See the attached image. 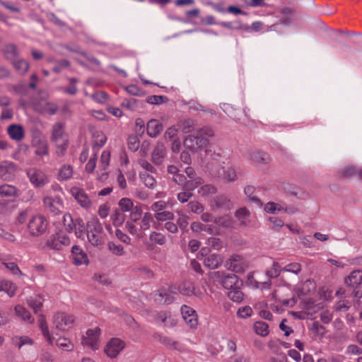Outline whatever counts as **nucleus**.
I'll return each mask as SVG.
<instances>
[{
	"instance_id": "nucleus-1",
	"label": "nucleus",
	"mask_w": 362,
	"mask_h": 362,
	"mask_svg": "<svg viewBox=\"0 0 362 362\" xmlns=\"http://www.w3.org/2000/svg\"><path fill=\"white\" fill-rule=\"evenodd\" d=\"M213 135L214 132L211 128L204 127L195 134L187 136L184 141L185 146L192 151L203 148L209 144L208 138Z\"/></svg>"
},
{
	"instance_id": "nucleus-2",
	"label": "nucleus",
	"mask_w": 362,
	"mask_h": 362,
	"mask_svg": "<svg viewBox=\"0 0 362 362\" xmlns=\"http://www.w3.org/2000/svg\"><path fill=\"white\" fill-rule=\"evenodd\" d=\"M103 226L98 219L94 218L88 222L86 236L92 245L99 246L103 243Z\"/></svg>"
},
{
	"instance_id": "nucleus-3",
	"label": "nucleus",
	"mask_w": 362,
	"mask_h": 362,
	"mask_svg": "<svg viewBox=\"0 0 362 362\" xmlns=\"http://www.w3.org/2000/svg\"><path fill=\"white\" fill-rule=\"evenodd\" d=\"M48 226L47 219L41 215L34 216L28 224V229L33 236H37L44 233Z\"/></svg>"
},
{
	"instance_id": "nucleus-4",
	"label": "nucleus",
	"mask_w": 362,
	"mask_h": 362,
	"mask_svg": "<svg viewBox=\"0 0 362 362\" xmlns=\"http://www.w3.org/2000/svg\"><path fill=\"white\" fill-rule=\"evenodd\" d=\"M32 145L35 148V154L36 156L43 157L49 155L47 141L40 132L35 131L33 132Z\"/></svg>"
},
{
	"instance_id": "nucleus-5",
	"label": "nucleus",
	"mask_w": 362,
	"mask_h": 362,
	"mask_svg": "<svg viewBox=\"0 0 362 362\" xmlns=\"http://www.w3.org/2000/svg\"><path fill=\"white\" fill-rule=\"evenodd\" d=\"M70 243V238L61 232L50 235L45 243V247L51 250H61L64 246H67Z\"/></svg>"
},
{
	"instance_id": "nucleus-6",
	"label": "nucleus",
	"mask_w": 362,
	"mask_h": 362,
	"mask_svg": "<svg viewBox=\"0 0 362 362\" xmlns=\"http://www.w3.org/2000/svg\"><path fill=\"white\" fill-rule=\"evenodd\" d=\"M75 318L73 315L62 312L57 313L53 317V324L57 329L61 331L69 330L72 327Z\"/></svg>"
},
{
	"instance_id": "nucleus-7",
	"label": "nucleus",
	"mask_w": 362,
	"mask_h": 362,
	"mask_svg": "<svg viewBox=\"0 0 362 362\" xmlns=\"http://www.w3.org/2000/svg\"><path fill=\"white\" fill-rule=\"evenodd\" d=\"M226 267L235 273H243L248 267L246 259L241 255H233L226 262Z\"/></svg>"
},
{
	"instance_id": "nucleus-8",
	"label": "nucleus",
	"mask_w": 362,
	"mask_h": 362,
	"mask_svg": "<svg viewBox=\"0 0 362 362\" xmlns=\"http://www.w3.org/2000/svg\"><path fill=\"white\" fill-rule=\"evenodd\" d=\"M27 175L30 182L35 187H42L49 182L48 176L42 170L30 168L27 170Z\"/></svg>"
},
{
	"instance_id": "nucleus-9",
	"label": "nucleus",
	"mask_w": 362,
	"mask_h": 362,
	"mask_svg": "<svg viewBox=\"0 0 362 362\" xmlns=\"http://www.w3.org/2000/svg\"><path fill=\"white\" fill-rule=\"evenodd\" d=\"M6 57L12 63L13 67L21 71L22 68V57L19 50L13 44L7 45L4 48Z\"/></svg>"
},
{
	"instance_id": "nucleus-10",
	"label": "nucleus",
	"mask_w": 362,
	"mask_h": 362,
	"mask_svg": "<svg viewBox=\"0 0 362 362\" xmlns=\"http://www.w3.org/2000/svg\"><path fill=\"white\" fill-rule=\"evenodd\" d=\"M70 193L82 208L86 210L91 208L93 202L83 189L72 187Z\"/></svg>"
},
{
	"instance_id": "nucleus-11",
	"label": "nucleus",
	"mask_w": 362,
	"mask_h": 362,
	"mask_svg": "<svg viewBox=\"0 0 362 362\" xmlns=\"http://www.w3.org/2000/svg\"><path fill=\"white\" fill-rule=\"evenodd\" d=\"M100 329L95 327L88 329L86 335L83 336V345L90 348L92 350H97L99 348V337L100 334Z\"/></svg>"
},
{
	"instance_id": "nucleus-12",
	"label": "nucleus",
	"mask_w": 362,
	"mask_h": 362,
	"mask_svg": "<svg viewBox=\"0 0 362 362\" xmlns=\"http://www.w3.org/2000/svg\"><path fill=\"white\" fill-rule=\"evenodd\" d=\"M175 182L179 185L182 186V188L188 192L195 189L203 183L201 177H194V179L187 180L184 175H177L175 178Z\"/></svg>"
},
{
	"instance_id": "nucleus-13",
	"label": "nucleus",
	"mask_w": 362,
	"mask_h": 362,
	"mask_svg": "<svg viewBox=\"0 0 362 362\" xmlns=\"http://www.w3.org/2000/svg\"><path fill=\"white\" fill-rule=\"evenodd\" d=\"M124 342L119 338H112L107 344L105 352L110 358H115L124 348Z\"/></svg>"
},
{
	"instance_id": "nucleus-14",
	"label": "nucleus",
	"mask_w": 362,
	"mask_h": 362,
	"mask_svg": "<svg viewBox=\"0 0 362 362\" xmlns=\"http://www.w3.org/2000/svg\"><path fill=\"white\" fill-rule=\"evenodd\" d=\"M43 204L44 206L49 210V211L54 215L59 214L64 207L62 199L57 196L45 197L43 199Z\"/></svg>"
},
{
	"instance_id": "nucleus-15",
	"label": "nucleus",
	"mask_w": 362,
	"mask_h": 362,
	"mask_svg": "<svg viewBox=\"0 0 362 362\" xmlns=\"http://www.w3.org/2000/svg\"><path fill=\"white\" fill-rule=\"evenodd\" d=\"M181 313L185 322L192 329L196 328L198 325V318L196 311L187 306L182 305L181 307Z\"/></svg>"
},
{
	"instance_id": "nucleus-16",
	"label": "nucleus",
	"mask_w": 362,
	"mask_h": 362,
	"mask_svg": "<svg viewBox=\"0 0 362 362\" xmlns=\"http://www.w3.org/2000/svg\"><path fill=\"white\" fill-rule=\"evenodd\" d=\"M153 317L157 323L165 327H173L176 324V320L171 313L167 310L156 312Z\"/></svg>"
},
{
	"instance_id": "nucleus-17",
	"label": "nucleus",
	"mask_w": 362,
	"mask_h": 362,
	"mask_svg": "<svg viewBox=\"0 0 362 362\" xmlns=\"http://www.w3.org/2000/svg\"><path fill=\"white\" fill-rule=\"evenodd\" d=\"M50 139L52 142L69 139L64 129V124L62 122H57L52 125Z\"/></svg>"
},
{
	"instance_id": "nucleus-18",
	"label": "nucleus",
	"mask_w": 362,
	"mask_h": 362,
	"mask_svg": "<svg viewBox=\"0 0 362 362\" xmlns=\"http://www.w3.org/2000/svg\"><path fill=\"white\" fill-rule=\"evenodd\" d=\"M172 291L170 288L164 289L161 288L156 291L154 293L155 301L160 304H170L174 300V297L171 294Z\"/></svg>"
},
{
	"instance_id": "nucleus-19",
	"label": "nucleus",
	"mask_w": 362,
	"mask_h": 362,
	"mask_svg": "<svg viewBox=\"0 0 362 362\" xmlns=\"http://www.w3.org/2000/svg\"><path fill=\"white\" fill-rule=\"evenodd\" d=\"M74 263L76 265L88 263V256L86 252L78 245H74L71 248Z\"/></svg>"
},
{
	"instance_id": "nucleus-20",
	"label": "nucleus",
	"mask_w": 362,
	"mask_h": 362,
	"mask_svg": "<svg viewBox=\"0 0 362 362\" xmlns=\"http://www.w3.org/2000/svg\"><path fill=\"white\" fill-rule=\"evenodd\" d=\"M344 283L349 287L356 288L362 284V270L356 269L353 271L344 279Z\"/></svg>"
},
{
	"instance_id": "nucleus-21",
	"label": "nucleus",
	"mask_w": 362,
	"mask_h": 362,
	"mask_svg": "<svg viewBox=\"0 0 362 362\" xmlns=\"http://www.w3.org/2000/svg\"><path fill=\"white\" fill-rule=\"evenodd\" d=\"M180 293L186 296H199L202 293L199 289H197L193 283L190 281H184L179 286Z\"/></svg>"
},
{
	"instance_id": "nucleus-22",
	"label": "nucleus",
	"mask_w": 362,
	"mask_h": 362,
	"mask_svg": "<svg viewBox=\"0 0 362 362\" xmlns=\"http://www.w3.org/2000/svg\"><path fill=\"white\" fill-rule=\"evenodd\" d=\"M35 109L41 113L53 115L57 112L58 107L54 103L42 100L35 105Z\"/></svg>"
},
{
	"instance_id": "nucleus-23",
	"label": "nucleus",
	"mask_w": 362,
	"mask_h": 362,
	"mask_svg": "<svg viewBox=\"0 0 362 362\" xmlns=\"http://www.w3.org/2000/svg\"><path fill=\"white\" fill-rule=\"evenodd\" d=\"M165 156V148L163 144L158 143L152 152V161L155 165H160Z\"/></svg>"
},
{
	"instance_id": "nucleus-24",
	"label": "nucleus",
	"mask_w": 362,
	"mask_h": 362,
	"mask_svg": "<svg viewBox=\"0 0 362 362\" xmlns=\"http://www.w3.org/2000/svg\"><path fill=\"white\" fill-rule=\"evenodd\" d=\"M163 130L162 124L156 119H151L146 125V131L151 137H156Z\"/></svg>"
},
{
	"instance_id": "nucleus-25",
	"label": "nucleus",
	"mask_w": 362,
	"mask_h": 362,
	"mask_svg": "<svg viewBox=\"0 0 362 362\" xmlns=\"http://www.w3.org/2000/svg\"><path fill=\"white\" fill-rule=\"evenodd\" d=\"M222 286L228 290H231L238 286V277L234 274H228L222 276Z\"/></svg>"
},
{
	"instance_id": "nucleus-26",
	"label": "nucleus",
	"mask_w": 362,
	"mask_h": 362,
	"mask_svg": "<svg viewBox=\"0 0 362 362\" xmlns=\"http://www.w3.org/2000/svg\"><path fill=\"white\" fill-rule=\"evenodd\" d=\"M153 221V215L149 212H146L143 215L142 218L138 221L137 223H135L141 232L144 233V231L148 230L151 227V223Z\"/></svg>"
},
{
	"instance_id": "nucleus-27",
	"label": "nucleus",
	"mask_w": 362,
	"mask_h": 362,
	"mask_svg": "<svg viewBox=\"0 0 362 362\" xmlns=\"http://www.w3.org/2000/svg\"><path fill=\"white\" fill-rule=\"evenodd\" d=\"M7 133L13 140L20 141L23 139V127L21 125H10L7 129Z\"/></svg>"
},
{
	"instance_id": "nucleus-28",
	"label": "nucleus",
	"mask_w": 362,
	"mask_h": 362,
	"mask_svg": "<svg viewBox=\"0 0 362 362\" xmlns=\"http://www.w3.org/2000/svg\"><path fill=\"white\" fill-rule=\"evenodd\" d=\"M223 259L218 255L213 254L207 257L204 260V265L211 269H214L218 267L221 264Z\"/></svg>"
},
{
	"instance_id": "nucleus-29",
	"label": "nucleus",
	"mask_w": 362,
	"mask_h": 362,
	"mask_svg": "<svg viewBox=\"0 0 362 362\" xmlns=\"http://www.w3.org/2000/svg\"><path fill=\"white\" fill-rule=\"evenodd\" d=\"M16 286L8 280L0 281V291H3L8 294V296L13 297L16 291Z\"/></svg>"
},
{
	"instance_id": "nucleus-30",
	"label": "nucleus",
	"mask_w": 362,
	"mask_h": 362,
	"mask_svg": "<svg viewBox=\"0 0 362 362\" xmlns=\"http://www.w3.org/2000/svg\"><path fill=\"white\" fill-rule=\"evenodd\" d=\"M15 170L12 163L4 162L0 164V177L4 180L9 179Z\"/></svg>"
},
{
	"instance_id": "nucleus-31",
	"label": "nucleus",
	"mask_w": 362,
	"mask_h": 362,
	"mask_svg": "<svg viewBox=\"0 0 362 362\" xmlns=\"http://www.w3.org/2000/svg\"><path fill=\"white\" fill-rule=\"evenodd\" d=\"M27 303L33 310L35 313H37L42 306V299L40 295L35 294V296L28 298Z\"/></svg>"
},
{
	"instance_id": "nucleus-32",
	"label": "nucleus",
	"mask_w": 362,
	"mask_h": 362,
	"mask_svg": "<svg viewBox=\"0 0 362 362\" xmlns=\"http://www.w3.org/2000/svg\"><path fill=\"white\" fill-rule=\"evenodd\" d=\"M249 159L257 165L267 163L269 160V156L264 152H251L248 155Z\"/></svg>"
},
{
	"instance_id": "nucleus-33",
	"label": "nucleus",
	"mask_w": 362,
	"mask_h": 362,
	"mask_svg": "<svg viewBox=\"0 0 362 362\" xmlns=\"http://www.w3.org/2000/svg\"><path fill=\"white\" fill-rule=\"evenodd\" d=\"M341 174L345 177L358 176L362 180V168L361 167L347 166L341 170Z\"/></svg>"
},
{
	"instance_id": "nucleus-34",
	"label": "nucleus",
	"mask_w": 362,
	"mask_h": 362,
	"mask_svg": "<svg viewBox=\"0 0 362 362\" xmlns=\"http://www.w3.org/2000/svg\"><path fill=\"white\" fill-rule=\"evenodd\" d=\"M81 220V218H80L74 219L69 214H66L63 216L64 225L69 233L74 231V228L76 227V222Z\"/></svg>"
},
{
	"instance_id": "nucleus-35",
	"label": "nucleus",
	"mask_w": 362,
	"mask_h": 362,
	"mask_svg": "<svg viewBox=\"0 0 362 362\" xmlns=\"http://www.w3.org/2000/svg\"><path fill=\"white\" fill-rule=\"evenodd\" d=\"M73 168L70 165H64L59 170L57 179L60 181L67 180L73 176Z\"/></svg>"
},
{
	"instance_id": "nucleus-36",
	"label": "nucleus",
	"mask_w": 362,
	"mask_h": 362,
	"mask_svg": "<svg viewBox=\"0 0 362 362\" xmlns=\"http://www.w3.org/2000/svg\"><path fill=\"white\" fill-rule=\"evenodd\" d=\"M39 327L44 335L49 344L52 343V337L49 334L48 326L46 322L45 317L42 315H39L38 319Z\"/></svg>"
},
{
	"instance_id": "nucleus-37",
	"label": "nucleus",
	"mask_w": 362,
	"mask_h": 362,
	"mask_svg": "<svg viewBox=\"0 0 362 362\" xmlns=\"http://www.w3.org/2000/svg\"><path fill=\"white\" fill-rule=\"evenodd\" d=\"M231 203L225 196H218L211 202V207L229 209Z\"/></svg>"
},
{
	"instance_id": "nucleus-38",
	"label": "nucleus",
	"mask_w": 362,
	"mask_h": 362,
	"mask_svg": "<svg viewBox=\"0 0 362 362\" xmlns=\"http://www.w3.org/2000/svg\"><path fill=\"white\" fill-rule=\"evenodd\" d=\"M254 329L257 334L266 337L269 334V325L262 321H257L254 324Z\"/></svg>"
},
{
	"instance_id": "nucleus-39",
	"label": "nucleus",
	"mask_w": 362,
	"mask_h": 362,
	"mask_svg": "<svg viewBox=\"0 0 362 362\" xmlns=\"http://www.w3.org/2000/svg\"><path fill=\"white\" fill-rule=\"evenodd\" d=\"M139 177L146 187L153 189L156 186V180L153 175H149L146 172H141Z\"/></svg>"
},
{
	"instance_id": "nucleus-40",
	"label": "nucleus",
	"mask_w": 362,
	"mask_h": 362,
	"mask_svg": "<svg viewBox=\"0 0 362 362\" xmlns=\"http://www.w3.org/2000/svg\"><path fill=\"white\" fill-rule=\"evenodd\" d=\"M55 144V153L57 157H62L65 155L68 148L69 141V139H64L61 141L54 142Z\"/></svg>"
},
{
	"instance_id": "nucleus-41",
	"label": "nucleus",
	"mask_w": 362,
	"mask_h": 362,
	"mask_svg": "<svg viewBox=\"0 0 362 362\" xmlns=\"http://www.w3.org/2000/svg\"><path fill=\"white\" fill-rule=\"evenodd\" d=\"M228 296L231 300L240 303L243 300L244 294L238 286L228 291Z\"/></svg>"
},
{
	"instance_id": "nucleus-42",
	"label": "nucleus",
	"mask_w": 362,
	"mask_h": 362,
	"mask_svg": "<svg viewBox=\"0 0 362 362\" xmlns=\"http://www.w3.org/2000/svg\"><path fill=\"white\" fill-rule=\"evenodd\" d=\"M125 227L130 234L135 235L139 238H144V233L141 232L139 229L138 226L136 223L134 224V222H132V221H127L125 224Z\"/></svg>"
},
{
	"instance_id": "nucleus-43",
	"label": "nucleus",
	"mask_w": 362,
	"mask_h": 362,
	"mask_svg": "<svg viewBox=\"0 0 362 362\" xmlns=\"http://www.w3.org/2000/svg\"><path fill=\"white\" fill-rule=\"evenodd\" d=\"M16 194V188L10 185H3L0 186V196L10 197Z\"/></svg>"
},
{
	"instance_id": "nucleus-44",
	"label": "nucleus",
	"mask_w": 362,
	"mask_h": 362,
	"mask_svg": "<svg viewBox=\"0 0 362 362\" xmlns=\"http://www.w3.org/2000/svg\"><path fill=\"white\" fill-rule=\"evenodd\" d=\"M107 248L113 255L122 256L124 254V247L122 245L117 244L113 241L107 243Z\"/></svg>"
},
{
	"instance_id": "nucleus-45",
	"label": "nucleus",
	"mask_w": 362,
	"mask_h": 362,
	"mask_svg": "<svg viewBox=\"0 0 362 362\" xmlns=\"http://www.w3.org/2000/svg\"><path fill=\"white\" fill-rule=\"evenodd\" d=\"M118 205L122 212H130L134 206L132 200L129 198L121 199Z\"/></svg>"
},
{
	"instance_id": "nucleus-46",
	"label": "nucleus",
	"mask_w": 362,
	"mask_h": 362,
	"mask_svg": "<svg viewBox=\"0 0 362 362\" xmlns=\"http://www.w3.org/2000/svg\"><path fill=\"white\" fill-rule=\"evenodd\" d=\"M143 210L141 204H137L130 211V219L134 223H137L142 218Z\"/></svg>"
},
{
	"instance_id": "nucleus-47",
	"label": "nucleus",
	"mask_w": 362,
	"mask_h": 362,
	"mask_svg": "<svg viewBox=\"0 0 362 362\" xmlns=\"http://www.w3.org/2000/svg\"><path fill=\"white\" fill-rule=\"evenodd\" d=\"M216 188L212 185H205L198 189L199 194L202 197H206L216 192Z\"/></svg>"
},
{
	"instance_id": "nucleus-48",
	"label": "nucleus",
	"mask_w": 362,
	"mask_h": 362,
	"mask_svg": "<svg viewBox=\"0 0 362 362\" xmlns=\"http://www.w3.org/2000/svg\"><path fill=\"white\" fill-rule=\"evenodd\" d=\"M315 288V282L310 280H307L301 285V286L298 288V291L300 295L305 296L310 293L311 291H314Z\"/></svg>"
},
{
	"instance_id": "nucleus-49",
	"label": "nucleus",
	"mask_w": 362,
	"mask_h": 362,
	"mask_svg": "<svg viewBox=\"0 0 362 362\" xmlns=\"http://www.w3.org/2000/svg\"><path fill=\"white\" fill-rule=\"evenodd\" d=\"M56 345L59 349L66 351H70L74 348V345L66 338H59L56 341Z\"/></svg>"
},
{
	"instance_id": "nucleus-50",
	"label": "nucleus",
	"mask_w": 362,
	"mask_h": 362,
	"mask_svg": "<svg viewBox=\"0 0 362 362\" xmlns=\"http://www.w3.org/2000/svg\"><path fill=\"white\" fill-rule=\"evenodd\" d=\"M214 221L216 225L224 228L230 227L232 225L231 218L228 216L216 217Z\"/></svg>"
},
{
	"instance_id": "nucleus-51",
	"label": "nucleus",
	"mask_w": 362,
	"mask_h": 362,
	"mask_svg": "<svg viewBox=\"0 0 362 362\" xmlns=\"http://www.w3.org/2000/svg\"><path fill=\"white\" fill-rule=\"evenodd\" d=\"M73 232H74L76 238L84 239L86 233L85 231L84 223L82 219L76 222V227L74 228Z\"/></svg>"
},
{
	"instance_id": "nucleus-52",
	"label": "nucleus",
	"mask_w": 362,
	"mask_h": 362,
	"mask_svg": "<svg viewBox=\"0 0 362 362\" xmlns=\"http://www.w3.org/2000/svg\"><path fill=\"white\" fill-rule=\"evenodd\" d=\"M149 239L151 242L160 245H164L166 242L165 237L162 233L155 231L150 234Z\"/></svg>"
},
{
	"instance_id": "nucleus-53",
	"label": "nucleus",
	"mask_w": 362,
	"mask_h": 362,
	"mask_svg": "<svg viewBox=\"0 0 362 362\" xmlns=\"http://www.w3.org/2000/svg\"><path fill=\"white\" fill-rule=\"evenodd\" d=\"M112 220L115 226H121L124 222L125 216L123 212L119 210H115L112 215Z\"/></svg>"
},
{
	"instance_id": "nucleus-54",
	"label": "nucleus",
	"mask_w": 362,
	"mask_h": 362,
	"mask_svg": "<svg viewBox=\"0 0 362 362\" xmlns=\"http://www.w3.org/2000/svg\"><path fill=\"white\" fill-rule=\"evenodd\" d=\"M281 273V267L279 263L274 262L272 267L268 269L266 272L267 276L269 279L276 278Z\"/></svg>"
},
{
	"instance_id": "nucleus-55",
	"label": "nucleus",
	"mask_w": 362,
	"mask_h": 362,
	"mask_svg": "<svg viewBox=\"0 0 362 362\" xmlns=\"http://www.w3.org/2000/svg\"><path fill=\"white\" fill-rule=\"evenodd\" d=\"M155 218L158 221H170L174 218L173 213L168 211H162L155 214Z\"/></svg>"
},
{
	"instance_id": "nucleus-56",
	"label": "nucleus",
	"mask_w": 362,
	"mask_h": 362,
	"mask_svg": "<svg viewBox=\"0 0 362 362\" xmlns=\"http://www.w3.org/2000/svg\"><path fill=\"white\" fill-rule=\"evenodd\" d=\"M188 209L194 214H199L204 211V206L197 201L189 202L187 204Z\"/></svg>"
},
{
	"instance_id": "nucleus-57",
	"label": "nucleus",
	"mask_w": 362,
	"mask_h": 362,
	"mask_svg": "<svg viewBox=\"0 0 362 362\" xmlns=\"http://www.w3.org/2000/svg\"><path fill=\"white\" fill-rule=\"evenodd\" d=\"M255 192V188L253 186H247L245 187V189H244L245 194L249 197V199L251 201L260 205V204H262L261 201L254 195Z\"/></svg>"
},
{
	"instance_id": "nucleus-58",
	"label": "nucleus",
	"mask_w": 362,
	"mask_h": 362,
	"mask_svg": "<svg viewBox=\"0 0 362 362\" xmlns=\"http://www.w3.org/2000/svg\"><path fill=\"white\" fill-rule=\"evenodd\" d=\"M311 330L315 334L319 337H323L325 334V327L320 325L317 321H315L312 324Z\"/></svg>"
},
{
	"instance_id": "nucleus-59",
	"label": "nucleus",
	"mask_w": 362,
	"mask_h": 362,
	"mask_svg": "<svg viewBox=\"0 0 362 362\" xmlns=\"http://www.w3.org/2000/svg\"><path fill=\"white\" fill-rule=\"evenodd\" d=\"M283 271L298 274L301 271V265L297 262L290 263L283 268Z\"/></svg>"
},
{
	"instance_id": "nucleus-60",
	"label": "nucleus",
	"mask_w": 362,
	"mask_h": 362,
	"mask_svg": "<svg viewBox=\"0 0 362 362\" xmlns=\"http://www.w3.org/2000/svg\"><path fill=\"white\" fill-rule=\"evenodd\" d=\"M121 105L128 110H134L137 107V100L132 98H126L122 100Z\"/></svg>"
},
{
	"instance_id": "nucleus-61",
	"label": "nucleus",
	"mask_w": 362,
	"mask_h": 362,
	"mask_svg": "<svg viewBox=\"0 0 362 362\" xmlns=\"http://www.w3.org/2000/svg\"><path fill=\"white\" fill-rule=\"evenodd\" d=\"M252 310L250 306L240 308L237 311V315L240 318H247L252 315Z\"/></svg>"
},
{
	"instance_id": "nucleus-62",
	"label": "nucleus",
	"mask_w": 362,
	"mask_h": 362,
	"mask_svg": "<svg viewBox=\"0 0 362 362\" xmlns=\"http://www.w3.org/2000/svg\"><path fill=\"white\" fill-rule=\"evenodd\" d=\"M224 179L228 182H234L237 180V174L232 167H228L224 171Z\"/></svg>"
},
{
	"instance_id": "nucleus-63",
	"label": "nucleus",
	"mask_w": 362,
	"mask_h": 362,
	"mask_svg": "<svg viewBox=\"0 0 362 362\" xmlns=\"http://www.w3.org/2000/svg\"><path fill=\"white\" fill-rule=\"evenodd\" d=\"M110 152L109 151H104L100 157V165L103 170H105L110 165Z\"/></svg>"
},
{
	"instance_id": "nucleus-64",
	"label": "nucleus",
	"mask_w": 362,
	"mask_h": 362,
	"mask_svg": "<svg viewBox=\"0 0 362 362\" xmlns=\"http://www.w3.org/2000/svg\"><path fill=\"white\" fill-rule=\"evenodd\" d=\"M207 244L216 250H221L223 246L222 241L219 238L215 237L209 238L208 239Z\"/></svg>"
}]
</instances>
